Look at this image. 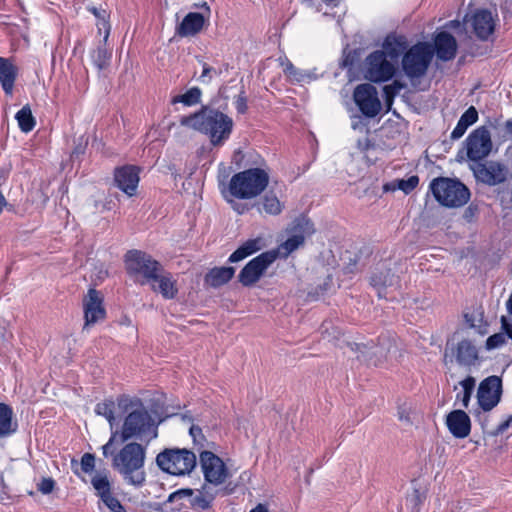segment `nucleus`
<instances>
[{
  "mask_svg": "<svg viewBox=\"0 0 512 512\" xmlns=\"http://www.w3.org/2000/svg\"><path fill=\"white\" fill-rule=\"evenodd\" d=\"M117 401L120 408L126 411L130 409V411L124 418L121 431H112L108 442L102 446L105 458L113 454L112 446L118 438L121 443L131 439L148 443L157 437V426L140 398L122 395Z\"/></svg>",
  "mask_w": 512,
  "mask_h": 512,
  "instance_id": "f257e3e1",
  "label": "nucleus"
},
{
  "mask_svg": "<svg viewBox=\"0 0 512 512\" xmlns=\"http://www.w3.org/2000/svg\"><path fill=\"white\" fill-rule=\"evenodd\" d=\"M180 124L208 135L213 146L223 145L229 139L233 129L232 118L218 110L208 108L181 117Z\"/></svg>",
  "mask_w": 512,
  "mask_h": 512,
  "instance_id": "f03ea898",
  "label": "nucleus"
},
{
  "mask_svg": "<svg viewBox=\"0 0 512 512\" xmlns=\"http://www.w3.org/2000/svg\"><path fill=\"white\" fill-rule=\"evenodd\" d=\"M112 450L114 451L113 446ZM111 456L113 468L122 476L125 483L137 488L144 485L146 446L137 442L126 443L118 453Z\"/></svg>",
  "mask_w": 512,
  "mask_h": 512,
  "instance_id": "7ed1b4c3",
  "label": "nucleus"
},
{
  "mask_svg": "<svg viewBox=\"0 0 512 512\" xmlns=\"http://www.w3.org/2000/svg\"><path fill=\"white\" fill-rule=\"evenodd\" d=\"M434 56L432 45L426 42H418L410 47L403 55L401 65L407 78L413 82L422 78L431 64Z\"/></svg>",
  "mask_w": 512,
  "mask_h": 512,
  "instance_id": "20e7f679",
  "label": "nucleus"
},
{
  "mask_svg": "<svg viewBox=\"0 0 512 512\" xmlns=\"http://www.w3.org/2000/svg\"><path fill=\"white\" fill-rule=\"evenodd\" d=\"M158 467L171 475L189 474L196 466V456L187 449H165L156 457Z\"/></svg>",
  "mask_w": 512,
  "mask_h": 512,
  "instance_id": "39448f33",
  "label": "nucleus"
},
{
  "mask_svg": "<svg viewBox=\"0 0 512 512\" xmlns=\"http://www.w3.org/2000/svg\"><path fill=\"white\" fill-rule=\"evenodd\" d=\"M396 74L395 65L387 59L384 51L371 52L364 60V78L373 83H383L391 80Z\"/></svg>",
  "mask_w": 512,
  "mask_h": 512,
  "instance_id": "423d86ee",
  "label": "nucleus"
},
{
  "mask_svg": "<svg viewBox=\"0 0 512 512\" xmlns=\"http://www.w3.org/2000/svg\"><path fill=\"white\" fill-rule=\"evenodd\" d=\"M269 173L262 168H250L232 176L229 192H264L269 183Z\"/></svg>",
  "mask_w": 512,
  "mask_h": 512,
  "instance_id": "0eeeda50",
  "label": "nucleus"
},
{
  "mask_svg": "<svg viewBox=\"0 0 512 512\" xmlns=\"http://www.w3.org/2000/svg\"><path fill=\"white\" fill-rule=\"evenodd\" d=\"M278 258L279 251H265L254 257L240 270L239 283L244 287L254 286Z\"/></svg>",
  "mask_w": 512,
  "mask_h": 512,
  "instance_id": "6e6552de",
  "label": "nucleus"
},
{
  "mask_svg": "<svg viewBox=\"0 0 512 512\" xmlns=\"http://www.w3.org/2000/svg\"><path fill=\"white\" fill-rule=\"evenodd\" d=\"M125 265L130 275H142L148 283L162 271V266L157 260L140 250L128 251L125 255Z\"/></svg>",
  "mask_w": 512,
  "mask_h": 512,
  "instance_id": "1a4fd4ad",
  "label": "nucleus"
},
{
  "mask_svg": "<svg viewBox=\"0 0 512 512\" xmlns=\"http://www.w3.org/2000/svg\"><path fill=\"white\" fill-rule=\"evenodd\" d=\"M393 347L394 343L389 335L379 336L377 344L371 341L369 343H354L351 345V349L359 353L358 359L374 366L379 365L386 359Z\"/></svg>",
  "mask_w": 512,
  "mask_h": 512,
  "instance_id": "9d476101",
  "label": "nucleus"
},
{
  "mask_svg": "<svg viewBox=\"0 0 512 512\" xmlns=\"http://www.w3.org/2000/svg\"><path fill=\"white\" fill-rule=\"evenodd\" d=\"M502 380L498 376H489L481 381L477 391L479 409L474 410V415L480 417L481 411L489 412L495 408L501 400Z\"/></svg>",
  "mask_w": 512,
  "mask_h": 512,
  "instance_id": "9b49d317",
  "label": "nucleus"
},
{
  "mask_svg": "<svg viewBox=\"0 0 512 512\" xmlns=\"http://www.w3.org/2000/svg\"><path fill=\"white\" fill-rule=\"evenodd\" d=\"M467 157L472 163H479L489 156L492 150V140L485 126L473 130L465 140Z\"/></svg>",
  "mask_w": 512,
  "mask_h": 512,
  "instance_id": "f8f14e48",
  "label": "nucleus"
},
{
  "mask_svg": "<svg viewBox=\"0 0 512 512\" xmlns=\"http://www.w3.org/2000/svg\"><path fill=\"white\" fill-rule=\"evenodd\" d=\"M353 100L367 118H374L381 112L382 104L377 89L370 83L357 85L353 92Z\"/></svg>",
  "mask_w": 512,
  "mask_h": 512,
  "instance_id": "ddd939ff",
  "label": "nucleus"
},
{
  "mask_svg": "<svg viewBox=\"0 0 512 512\" xmlns=\"http://www.w3.org/2000/svg\"><path fill=\"white\" fill-rule=\"evenodd\" d=\"M470 168L477 181L489 186L501 184L509 176L508 167L496 161L472 163Z\"/></svg>",
  "mask_w": 512,
  "mask_h": 512,
  "instance_id": "4468645a",
  "label": "nucleus"
},
{
  "mask_svg": "<svg viewBox=\"0 0 512 512\" xmlns=\"http://www.w3.org/2000/svg\"><path fill=\"white\" fill-rule=\"evenodd\" d=\"M200 464L204 479L210 484H223L229 477V471L222 459L211 451L200 453Z\"/></svg>",
  "mask_w": 512,
  "mask_h": 512,
  "instance_id": "2eb2a0df",
  "label": "nucleus"
},
{
  "mask_svg": "<svg viewBox=\"0 0 512 512\" xmlns=\"http://www.w3.org/2000/svg\"><path fill=\"white\" fill-rule=\"evenodd\" d=\"M84 328L102 321L106 317L104 298L100 291L90 288L83 298Z\"/></svg>",
  "mask_w": 512,
  "mask_h": 512,
  "instance_id": "dca6fc26",
  "label": "nucleus"
},
{
  "mask_svg": "<svg viewBox=\"0 0 512 512\" xmlns=\"http://www.w3.org/2000/svg\"><path fill=\"white\" fill-rule=\"evenodd\" d=\"M371 286L377 291L379 298L387 299V289L399 286V276L392 273L387 263L377 266L370 277Z\"/></svg>",
  "mask_w": 512,
  "mask_h": 512,
  "instance_id": "f3484780",
  "label": "nucleus"
},
{
  "mask_svg": "<svg viewBox=\"0 0 512 512\" xmlns=\"http://www.w3.org/2000/svg\"><path fill=\"white\" fill-rule=\"evenodd\" d=\"M446 426L449 432L458 439L469 436L471 432V420L469 415L462 409H455L447 414Z\"/></svg>",
  "mask_w": 512,
  "mask_h": 512,
  "instance_id": "a211bd4d",
  "label": "nucleus"
},
{
  "mask_svg": "<svg viewBox=\"0 0 512 512\" xmlns=\"http://www.w3.org/2000/svg\"><path fill=\"white\" fill-rule=\"evenodd\" d=\"M471 26L479 39L487 40L494 32L495 17L489 10H478L471 18Z\"/></svg>",
  "mask_w": 512,
  "mask_h": 512,
  "instance_id": "6ab92c4d",
  "label": "nucleus"
},
{
  "mask_svg": "<svg viewBox=\"0 0 512 512\" xmlns=\"http://www.w3.org/2000/svg\"><path fill=\"white\" fill-rule=\"evenodd\" d=\"M149 284L151 289L159 293L165 300L175 299L179 291L177 280L174 279L171 273L158 272Z\"/></svg>",
  "mask_w": 512,
  "mask_h": 512,
  "instance_id": "aec40b11",
  "label": "nucleus"
},
{
  "mask_svg": "<svg viewBox=\"0 0 512 512\" xmlns=\"http://www.w3.org/2000/svg\"><path fill=\"white\" fill-rule=\"evenodd\" d=\"M433 50L440 60H452L457 52L456 39L448 32H439L435 36Z\"/></svg>",
  "mask_w": 512,
  "mask_h": 512,
  "instance_id": "412c9836",
  "label": "nucleus"
},
{
  "mask_svg": "<svg viewBox=\"0 0 512 512\" xmlns=\"http://www.w3.org/2000/svg\"><path fill=\"white\" fill-rule=\"evenodd\" d=\"M114 179L117 187L123 192L136 190L139 183V168L126 165L115 170Z\"/></svg>",
  "mask_w": 512,
  "mask_h": 512,
  "instance_id": "4be33fe9",
  "label": "nucleus"
},
{
  "mask_svg": "<svg viewBox=\"0 0 512 512\" xmlns=\"http://www.w3.org/2000/svg\"><path fill=\"white\" fill-rule=\"evenodd\" d=\"M204 23L205 18L201 13L190 12L176 27V34L181 37L194 36L202 30Z\"/></svg>",
  "mask_w": 512,
  "mask_h": 512,
  "instance_id": "5701e85b",
  "label": "nucleus"
},
{
  "mask_svg": "<svg viewBox=\"0 0 512 512\" xmlns=\"http://www.w3.org/2000/svg\"><path fill=\"white\" fill-rule=\"evenodd\" d=\"M265 246L261 237L251 238L243 242L228 258L229 263H238L257 253Z\"/></svg>",
  "mask_w": 512,
  "mask_h": 512,
  "instance_id": "b1692460",
  "label": "nucleus"
},
{
  "mask_svg": "<svg viewBox=\"0 0 512 512\" xmlns=\"http://www.w3.org/2000/svg\"><path fill=\"white\" fill-rule=\"evenodd\" d=\"M235 268L231 266H221L211 268L204 277L206 285L212 288H219L227 284L234 276Z\"/></svg>",
  "mask_w": 512,
  "mask_h": 512,
  "instance_id": "393cba45",
  "label": "nucleus"
},
{
  "mask_svg": "<svg viewBox=\"0 0 512 512\" xmlns=\"http://www.w3.org/2000/svg\"><path fill=\"white\" fill-rule=\"evenodd\" d=\"M17 74L18 69L11 60L0 57V83L6 95H12Z\"/></svg>",
  "mask_w": 512,
  "mask_h": 512,
  "instance_id": "a878e982",
  "label": "nucleus"
},
{
  "mask_svg": "<svg viewBox=\"0 0 512 512\" xmlns=\"http://www.w3.org/2000/svg\"><path fill=\"white\" fill-rule=\"evenodd\" d=\"M18 430V422L14 419L11 406L0 402V439L14 435Z\"/></svg>",
  "mask_w": 512,
  "mask_h": 512,
  "instance_id": "bb28decb",
  "label": "nucleus"
},
{
  "mask_svg": "<svg viewBox=\"0 0 512 512\" xmlns=\"http://www.w3.org/2000/svg\"><path fill=\"white\" fill-rule=\"evenodd\" d=\"M261 194H223L224 199L238 214H243L256 206V197Z\"/></svg>",
  "mask_w": 512,
  "mask_h": 512,
  "instance_id": "cd10ccee",
  "label": "nucleus"
},
{
  "mask_svg": "<svg viewBox=\"0 0 512 512\" xmlns=\"http://www.w3.org/2000/svg\"><path fill=\"white\" fill-rule=\"evenodd\" d=\"M455 358L460 366H472L478 358L476 347L469 340H462L457 344Z\"/></svg>",
  "mask_w": 512,
  "mask_h": 512,
  "instance_id": "c85d7f7f",
  "label": "nucleus"
},
{
  "mask_svg": "<svg viewBox=\"0 0 512 512\" xmlns=\"http://www.w3.org/2000/svg\"><path fill=\"white\" fill-rule=\"evenodd\" d=\"M429 192H470L458 179L439 177L431 181Z\"/></svg>",
  "mask_w": 512,
  "mask_h": 512,
  "instance_id": "c756f323",
  "label": "nucleus"
},
{
  "mask_svg": "<svg viewBox=\"0 0 512 512\" xmlns=\"http://www.w3.org/2000/svg\"><path fill=\"white\" fill-rule=\"evenodd\" d=\"M256 206L259 212L278 215L283 209V203L276 194H262L256 197Z\"/></svg>",
  "mask_w": 512,
  "mask_h": 512,
  "instance_id": "7c9ffc66",
  "label": "nucleus"
},
{
  "mask_svg": "<svg viewBox=\"0 0 512 512\" xmlns=\"http://www.w3.org/2000/svg\"><path fill=\"white\" fill-rule=\"evenodd\" d=\"M215 499V494L210 493L207 490L198 491L194 493L192 491V496H189V504L193 508L194 511L197 512H215L212 509V503Z\"/></svg>",
  "mask_w": 512,
  "mask_h": 512,
  "instance_id": "2f4dec72",
  "label": "nucleus"
},
{
  "mask_svg": "<svg viewBox=\"0 0 512 512\" xmlns=\"http://www.w3.org/2000/svg\"><path fill=\"white\" fill-rule=\"evenodd\" d=\"M87 10L96 18V27L98 30V34H103L104 42H107L111 31V25L109 23L110 13L106 9H103L101 7L98 8L95 6H88Z\"/></svg>",
  "mask_w": 512,
  "mask_h": 512,
  "instance_id": "473e14b6",
  "label": "nucleus"
},
{
  "mask_svg": "<svg viewBox=\"0 0 512 512\" xmlns=\"http://www.w3.org/2000/svg\"><path fill=\"white\" fill-rule=\"evenodd\" d=\"M288 234L301 235L305 241L306 237L315 233L313 222L305 215L295 218L287 228Z\"/></svg>",
  "mask_w": 512,
  "mask_h": 512,
  "instance_id": "72a5a7b5",
  "label": "nucleus"
},
{
  "mask_svg": "<svg viewBox=\"0 0 512 512\" xmlns=\"http://www.w3.org/2000/svg\"><path fill=\"white\" fill-rule=\"evenodd\" d=\"M106 43L103 39L97 48L90 52L92 63L100 71L109 66L112 57V51L106 47Z\"/></svg>",
  "mask_w": 512,
  "mask_h": 512,
  "instance_id": "f704fd0d",
  "label": "nucleus"
},
{
  "mask_svg": "<svg viewBox=\"0 0 512 512\" xmlns=\"http://www.w3.org/2000/svg\"><path fill=\"white\" fill-rule=\"evenodd\" d=\"M418 184L419 177L417 175H411L407 179H393L383 185V192H396L397 190L410 192L413 191Z\"/></svg>",
  "mask_w": 512,
  "mask_h": 512,
  "instance_id": "c9c22d12",
  "label": "nucleus"
},
{
  "mask_svg": "<svg viewBox=\"0 0 512 512\" xmlns=\"http://www.w3.org/2000/svg\"><path fill=\"white\" fill-rule=\"evenodd\" d=\"M435 200L448 208L461 207L468 203L471 194H432Z\"/></svg>",
  "mask_w": 512,
  "mask_h": 512,
  "instance_id": "e433bc0d",
  "label": "nucleus"
},
{
  "mask_svg": "<svg viewBox=\"0 0 512 512\" xmlns=\"http://www.w3.org/2000/svg\"><path fill=\"white\" fill-rule=\"evenodd\" d=\"M20 130L24 133L31 132L35 125L36 120L32 114L30 106L24 105L15 115Z\"/></svg>",
  "mask_w": 512,
  "mask_h": 512,
  "instance_id": "4c0bfd02",
  "label": "nucleus"
},
{
  "mask_svg": "<svg viewBox=\"0 0 512 512\" xmlns=\"http://www.w3.org/2000/svg\"><path fill=\"white\" fill-rule=\"evenodd\" d=\"M402 39L394 36L388 35L382 44V50L386 53V57H390L392 60L397 59L402 53L403 47Z\"/></svg>",
  "mask_w": 512,
  "mask_h": 512,
  "instance_id": "58836bf2",
  "label": "nucleus"
},
{
  "mask_svg": "<svg viewBox=\"0 0 512 512\" xmlns=\"http://www.w3.org/2000/svg\"><path fill=\"white\" fill-rule=\"evenodd\" d=\"M303 237L301 235H293L289 234V237L279 245L277 249H272L271 251H279V257L286 258L292 252L297 250L304 244Z\"/></svg>",
  "mask_w": 512,
  "mask_h": 512,
  "instance_id": "ea45409f",
  "label": "nucleus"
},
{
  "mask_svg": "<svg viewBox=\"0 0 512 512\" xmlns=\"http://www.w3.org/2000/svg\"><path fill=\"white\" fill-rule=\"evenodd\" d=\"M459 384L462 387V392L457 393L456 402L460 401L461 405L464 408H468L472 394L475 389L476 380L472 376H467L465 379L460 381Z\"/></svg>",
  "mask_w": 512,
  "mask_h": 512,
  "instance_id": "a19ab883",
  "label": "nucleus"
},
{
  "mask_svg": "<svg viewBox=\"0 0 512 512\" xmlns=\"http://www.w3.org/2000/svg\"><path fill=\"white\" fill-rule=\"evenodd\" d=\"M114 411L115 402L112 399H105L103 402H100L95 406V413L97 415L105 417L109 422L111 429H113L115 421ZM112 431L113 430H111V432Z\"/></svg>",
  "mask_w": 512,
  "mask_h": 512,
  "instance_id": "79ce46f5",
  "label": "nucleus"
},
{
  "mask_svg": "<svg viewBox=\"0 0 512 512\" xmlns=\"http://www.w3.org/2000/svg\"><path fill=\"white\" fill-rule=\"evenodd\" d=\"M91 484L100 499L111 493V484L106 474H95L91 479Z\"/></svg>",
  "mask_w": 512,
  "mask_h": 512,
  "instance_id": "37998d69",
  "label": "nucleus"
},
{
  "mask_svg": "<svg viewBox=\"0 0 512 512\" xmlns=\"http://www.w3.org/2000/svg\"><path fill=\"white\" fill-rule=\"evenodd\" d=\"M201 90L198 87H192L182 95H177L172 99V103H183L185 106H193L201 100Z\"/></svg>",
  "mask_w": 512,
  "mask_h": 512,
  "instance_id": "c03bdc74",
  "label": "nucleus"
},
{
  "mask_svg": "<svg viewBox=\"0 0 512 512\" xmlns=\"http://www.w3.org/2000/svg\"><path fill=\"white\" fill-rule=\"evenodd\" d=\"M189 496H192L191 489H179L168 496L167 503L175 504V506L172 507L173 510H181L184 506L183 500H189Z\"/></svg>",
  "mask_w": 512,
  "mask_h": 512,
  "instance_id": "a18cd8bd",
  "label": "nucleus"
},
{
  "mask_svg": "<svg viewBox=\"0 0 512 512\" xmlns=\"http://www.w3.org/2000/svg\"><path fill=\"white\" fill-rule=\"evenodd\" d=\"M101 196L100 198H95L92 200L95 211L102 212L104 210H110L115 205L114 197L117 194H98Z\"/></svg>",
  "mask_w": 512,
  "mask_h": 512,
  "instance_id": "49530a36",
  "label": "nucleus"
},
{
  "mask_svg": "<svg viewBox=\"0 0 512 512\" xmlns=\"http://www.w3.org/2000/svg\"><path fill=\"white\" fill-rule=\"evenodd\" d=\"M284 73L292 80L301 82L304 80L305 75L302 71L298 70L288 59L282 61Z\"/></svg>",
  "mask_w": 512,
  "mask_h": 512,
  "instance_id": "de8ad7c7",
  "label": "nucleus"
},
{
  "mask_svg": "<svg viewBox=\"0 0 512 512\" xmlns=\"http://www.w3.org/2000/svg\"><path fill=\"white\" fill-rule=\"evenodd\" d=\"M101 500L111 512H126L124 506L112 493L102 497Z\"/></svg>",
  "mask_w": 512,
  "mask_h": 512,
  "instance_id": "09e8293b",
  "label": "nucleus"
},
{
  "mask_svg": "<svg viewBox=\"0 0 512 512\" xmlns=\"http://www.w3.org/2000/svg\"><path fill=\"white\" fill-rule=\"evenodd\" d=\"M404 88V85L399 81H394L389 85H385L383 87V92L386 98V101L389 103L393 100V98Z\"/></svg>",
  "mask_w": 512,
  "mask_h": 512,
  "instance_id": "8fccbe9b",
  "label": "nucleus"
},
{
  "mask_svg": "<svg viewBox=\"0 0 512 512\" xmlns=\"http://www.w3.org/2000/svg\"><path fill=\"white\" fill-rule=\"evenodd\" d=\"M81 471L90 474L95 469V456L91 453H85L80 461Z\"/></svg>",
  "mask_w": 512,
  "mask_h": 512,
  "instance_id": "3c124183",
  "label": "nucleus"
},
{
  "mask_svg": "<svg viewBox=\"0 0 512 512\" xmlns=\"http://www.w3.org/2000/svg\"><path fill=\"white\" fill-rule=\"evenodd\" d=\"M506 342L505 334L496 333L489 336L486 340V348L488 350L496 349L501 347Z\"/></svg>",
  "mask_w": 512,
  "mask_h": 512,
  "instance_id": "603ef678",
  "label": "nucleus"
},
{
  "mask_svg": "<svg viewBox=\"0 0 512 512\" xmlns=\"http://www.w3.org/2000/svg\"><path fill=\"white\" fill-rule=\"evenodd\" d=\"M219 74H220V72L217 71L215 68L209 66L206 63H203V71L199 77V81L204 84H209L211 82L212 78Z\"/></svg>",
  "mask_w": 512,
  "mask_h": 512,
  "instance_id": "864d4df0",
  "label": "nucleus"
},
{
  "mask_svg": "<svg viewBox=\"0 0 512 512\" xmlns=\"http://www.w3.org/2000/svg\"><path fill=\"white\" fill-rule=\"evenodd\" d=\"M462 122L466 125L471 126L478 120V111L474 106H470L460 117Z\"/></svg>",
  "mask_w": 512,
  "mask_h": 512,
  "instance_id": "5fc2aeb1",
  "label": "nucleus"
},
{
  "mask_svg": "<svg viewBox=\"0 0 512 512\" xmlns=\"http://www.w3.org/2000/svg\"><path fill=\"white\" fill-rule=\"evenodd\" d=\"M55 488V481L51 478H43L37 485L38 491L42 494H50Z\"/></svg>",
  "mask_w": 512,
  "mask_h": 512,
  "instance_id": "6e6d98bb",
  "label": "nucleus"
},
{
  "mask_svg": "<svg viewBox=\"0 0 512 512\" xmlns=\"http://www.w3.org/2000/svg\"><path fill=\"white\" fill-rule=\"evenodd\" d=\"M512 425V415H510L505 421L500 423L493 431L489 433L492 437H497L503 434Z\"/></svg>",
  "mask_w": 512,
  "mask_h": 512,
  "instance_id": "4d7b16f0",
  "label": "nucleus"
},
{
  "mask_svg": "<svg viewBox=\"0 0 512 512\" xmlns=\"http://www.w3.org/2000/svg\"><path fill=\"white\" fill-rule=\"evenodd\" d=\"M468 127L469 126L466 125L464 122H462L461 120H458L455 128L451 132V139L457 140V139L461 138L465 134Z\"/></svg>",
  "mask_w": 512,
  "mask_h": 512,
  "instance_id": "13d9d810",
  "label": "nucleus"
},
{
  "mask_svg": "<svg viewBox=\"0 0 512 512\" xmlns=\"http://www.w3.org/2000/svg\"><path fill=\"white\" fill-rule=\"evenodd\" d=\"M235 108L238 113H245L247 110V100L243 94H240L235 100Z\"/></svg>",
  "mask_w": 512,
  "mask_h": 512,
  "instance_id": "bf43d9fd",
  "label": "nucleus"
},
{
  "mask_svg": "<svg viewBox=\"0 0 512 512\" xmlns=\"http://www.w3.org/2000/svg\"><path fill=\"white\" fill-rule=\"evenodd\" d=\"M476 212H477V207L474 205H470L467 207V209L464 212V218L468 222H471L473 217L475 216Z\"/></svg>",
  "mask_w": 512,
  "mask_h": 512,
  "instance_id": "052dcab7",
  "label": "nucleus"
},
{
  "mask_svg": "<svg viewBox=\"0 0 512 512\" xmlns=\"http://www.w3.org/2000/svg\"><path fill=\"white\" fill-rule=\"evenodd\" d=\"M189 433L192 436L194 441H197L198 438L203 437L202 429L199 426L192 425L189 429Z\"/></svg>",
  "mask_w": 512,
  "mask_h": 512,
  "instance_id": "680f3d73",
  "label": "nucleus"
},
{
  "mask_svg": "<svg viewBox=\"0 0 512 512\" xmlns=\"http://www.w3.org/2000/svg\"><path fill=\"white\" fill-rule=\"evenodd\" d=\"M327 286H328V282H325L323 284V286H321V285L319 286V290L320 291H318V290H316L315 292L310 291L308 295L310 297H313L314 299H317V298H319L320 296H323L326 293Z\"/></svg>",
  "mask_w": 512,
  "mask_h": 512,
  "instance_id": "e2e57ef3",
  "label": "nucleus"
},
{
  "mask_svg": "<svg viewBox=\"0 0 512 512\" xmlns=\"http://www.w3.org/2000/svg\"><path fill=\"white\" fill-rule=\"evenodd\" d=\"M249 512H269L266 505L259 503L254 508H252Z\"/></svg>",
  "mask_w": 512,
  "mask_h": 512,
  "instance_id": "0e129e2a",
  "label": "nucleus"
},
{
  "mask_svg": "<svg viewBox=\"0 0 512 512\" xmlns=\"http://www.w3.org/2000/svg\"><path fill=\"white\" fill-rule=\"evenodd\" d=\"M503 328L505 330V336L507 335L512 339V324H507L503 321Z\"/></svg>",
  "mask_w": 512,
  "mask_h": 512,
  "instance_id": "69168bd1",
  "label": "nucleus"
},
{
  "mask_svg": "<svg viewBox=\"0 0 512 512\" xmlns=\"http://www.w3.org/2000/svg\"><path fill=\"white\" fill-rule=\"evenodd\" d=\"M222 495H229L233 493L234 487H230V484L220 490Z\"/></svg>",
  "mask_w": 512,
  "mask_h": 512,
  "instance_id": "338daca9",
  "label": "nucleus"
},
{
  "mask_svg": "<svg viewBox=\"0 0 512 512\" xmlns=\"http://www.w3.org/2000/svg\"><path fill=\"white\" fill-rule=\"evenodd\" d=\"M71 467L75 475L80 476L79 469H78V463L76 460L72 459L71 461Z\"/></svg>",
  "mask_w": 512,
  "mask_h": 512,
  "instance_id": "774afa93",
  "label": "nucleus"
}]
</instances>
